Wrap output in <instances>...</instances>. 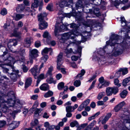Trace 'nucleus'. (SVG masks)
I'll return each mask as SVG.
<instances>
[{"mask_svg": "<svg viewBox=\"0 0 130 130\" xmlns=\"http://www.w3.org/2000/svg\"><path fill=\"white\" fill-rule=\"evenodd\" d=\"M116 35H112L109 40V44L111 46H115L114 49L115 53L117 55L120 54L123 52V50L119 47H126L127 43L125 41L120 39Z\"/></svg>", "mask_w": 130, "mask_h": 130, "instance_id": "1", "label": "nucleus"}, {"mask_svg": "<svg viewBox=\"0 0 130 130\" xmlns=\"http://www.w3.org/2000/svg\"><path fill=\"white\" fill-rule=\"evenodd\" d=\"M80 35V33H79L77 30H74L63 34L59 40L61 43H64L69 38L74 39L76 36Z\"/></svg>", "mask_w": 130, "mask_h": 130, "instance_id": "2", "label": "nucleus"}, {"mask_svg": "<svg viewBox=\"0 0 130 130\" xmlns=\"http://www.w3.org/2000/svg\"><path fill=\"white\" fill-rule=\"evenodd\" d=\"M7 102L9 106L13 107L14 108H16L17 109L21 108L24 103L19 99L15 100V98L8 99Z\"/></svg>", "mask_w": 130, "mask_h": 130, "instance_id": "3", "label": "nucleus"}, {"mask_svg": "<svg viewBox=\"0 0 130 130\" xmlns=\"http://www.w3.org/2000/svg\"><path fill=\"white\" fill-rule=\"evenodd\" d=\"M47 15V14L45 12L41 13L38 15V20L40 22L39 24V28L41 30L46 28L48 26L47 23L43 21L44 17H46Z\"/></svg>", "mask_w": 130, "mask_h": 130, "instance_id": "4", "label": "nucleus"}, {"mask_svg": "<svg viewBox=\"0 0 130 130\" xmlns=\"http://www.w3.org/2000/svg\"><path fill=\"white\" fill-rule=\"evenodd\" d=\"M68 25V24L64 25L62 23H57L55 25L54 30L55 36L57 37L58 35V33L62 31V30L66 29L67 26Z\"/></svg>", "mask_w": 130, "mask_h": 130, "instance_id": "5", "label": "nucleus"}, {"mask_svg": "<svg viewBox=\"0 0 130 130\" xmlns=\"http://www.w3.org/2000/svg\"><path fill=\"white\" fill-rule=\"evenodd\" d=\"M71 104V101H69L67 102L64 104V106H66V112H71L73 111L78 106L77 104H75L73 106H71L70 105Z\"/></svg>", "mask_w": 130, "mask_h": 130, "instance_id": "6", "label": "nucleus"}, {"mask_svg": "<svg viewBox=\"0 0 130 130\" xmlns=\"http://www.w3.org/2000/svg\"><path fill=\"white\" fill-rule=\"evenodd\" d=\"M24 57L22 55H20L19 57H16L15 59V61L14 60L13 58L11 56H9V57L7 58V59H5L4 60V61H8V63H6V64L7 65H9L11 64V62L12 60L13 61H20L21 62H22L24 60Z\"/></svg>", "mask_w": 130, "mask_h": 130, "instance_id": "7", "label": "nucleus"}, {"mask_svg": "<svg viewBox=\"0 0 130 130\" xmlns=\"http://www.w3.org/2000/svg\"><path fill=\"white\" fill-rule=\"evenodd\" d=\"M38 51L36 49H34L30 51L29 53L30 62L32 63L33 62L32 59L38 57Z\"/></svg>", "mask_w": 130, "mask_h": 130, "instance_id": "8", "label": "nucleus"}, {"mask_svg": "<svg viewBox=\"0 0 130 130\" xmlns=\"http://www.w3.org/2000/svg\"><path fill=\"white\" fill-rule=\"evenodd\" d=\"M63 60V54L62 53H60L57 56V69L59 70L60 69V67H62Z\"/></svg>", "mask_w": 130, "mask_h": 130, "instance_id": "9", "label": "nucleus"}, {"mask_svg": "<svg viewBox=\"0 0 130 130\" xmlns=\"http://www.w3.org/2000/svg\"><path fill=\"white\" fill-rule=\"evenodd\" d=\"M38 66L35 65L30 70V71L32 74L34 76L35 78H37V76L40 73V71L39 70H38Z\"/></svg>", "mask_w": 130, "mask_h": 130, "instance_id": "10", "label": "nucleus"}, {"mask_svg": "<svg viewBox=\"0 0 130 130\" xmlns=\"http://www.w3.org/2000/svg\"><path fill=\"white\" fill-rule=\"evenodd\" d=\"M31 14V15L33 17H34L36 14L35 10H30V8L29 7H27L25 9V14L27 15H28Z\"/></svg>", "mask_w": 130, "mask_h": 130, "instance_id": "11", "label": "nucleus"}, {"mask_svg": "<svg viewBox=\"0 0 130 130\" xmlns=\"http://www.w3.org/2000/svg\"><path fill=\"white\" fill-rule=\"evenodd\" d=\"M32 41V39L31 37H28L25 38L24 43V46L26 47H29Z\"/></svg>", "mask_w": 130, "mask_h": 130, "instance_id": "12", "label": "nucleus"}, {"mask_svg": "<svg viewBox=\"0 0 130 130\" xmlns=\"http://www.w3.org/2000/svg\"><path fill=\"white\" fill-rule=\"evenodd\" d=\"M69 0H66L65 1H62V0H60L58 3V5L59 7H58V9L60 10V8H63L64 6H67V2H69Z\"/></svg>", "mask_w": 130, "mask_h": 130, "instance_id": "13", "label": "nucleus"}, {"mask_svg": "<svg viewBox=\"0 0 130 130\" xmlns=\"http://www.w3.org/2000/svg\"><path fill=\"white\" fill-rule=\"evenodd\" d=\"M125 104V102H122L116 105L114 108V109L115 112H117L120 110L122 107Z\"/></svg>", "mask_w": 130, "mask_h": 130, "instance_id": "14", "label": "nucleus"}, {"mask_svg": "<svg viewBox=\"0 0 130 130\" xmlns=\"http://www.w3.org/2000/svg\"><path fill=\"white\" fill-rule=\"evenodd\" d=\"M19 123L18 122H13L9 124V129L12 130L17 127L19 125Z\"/></svg>", "mask_w": 130, "mask_h": 130, "instance_id": "15", "label": "nucleus"}, {"mask_svg": "<svg viewBox=\"0 0 130 130\" xmlns=\"http://www.w3.org/2000/svg\"><path fill=\"white\" fill-rule=\"evenodd\" d=\"M17 41L16 40H11L7 44L8 47L10 49L13 46H15L17 44Z\"/></svg>", "mask_w": 130, "mask_h": 130, "instance_id": "16", "label": "nucleus"}, {"mask_svg": "<svg viewBox=\"0 0 130 130\" xmlns=\"http://www.w3.org/2000/svg\"><path fill=\"white\" fill-rule=\"evenodd\" d=\"M25 8L23 4L19 5L17 7L16 10L18 12H21Z\"/></svg>", "mask_w": 130, "mask_h": 130, "instance_id": "17", "label": "nucleus"}, {"mask_svg": "<svg viewBox=\"0 0 130 130\" xmlns=\"http://www.w3.org/2000/svg\"><path fill=\"white\" fill-rule=\"evenodd\" d=\"M0 67L2 68L3 71L4 72L6 73H8V74H9L13 70V69H9L5 67L4 65H0Z\"/></svg>", "mask_w": 130, "mask_h": 130, "instance_id": "18", "label": "nucleus"}, {"mask_svg": "<svg viewBox=\"0 0 130 130\" xmlns=\"http://www.w3.org/2000/svg\"><path fill=\"white\" fill-rule=\"evenodd\" d=\"M12 72H10L8 75L14 81H15L16 80L17 78V74L15 73V72L14 71H12Z\"/></svg>", "mask_w": 130, "mask_h": 130, "instance_id": "19", "label": "nucleus"}, {"mask_svg": "<svg viewBox=\"0 0 130 130\" xmlns=\"http://www.w3.org/2000/svg\"><path fill=\"white\" fill-rule=\"evenodd\" d=\"M53 70V67L51 66L48 68V70L45 76L46 77L49 76L50 77H52V72Z\"/></svg>", "mask_w": 130, "mask_h": 130, "instance_id": "20", "label": "nucleus"}, {"mask_svg": "<svg viewBox=\"0 0 130 130\" xmlns=\"http://www.w3.org/2000/svg\"><path fill=\"white\" fill-rule=\"evenodd\" d=\"M40 90L43 91H46L49 89V86L47 84H43L40 87Z\"/></svg>", "mask_w": 130, "mask_h": 130, "instance_id": "21", "label": "nucleus"}, {"mask_svg": "<svg viewBox=\"0 0 130 130\" xmlns=\"http://www.w3.org/2000/svg\"><path fill=\"white\" fill-rule=\"evenodd\" d=\"M39 0H34V2L31 5V8L34 9L37 8L39 6Z\"/></svg>", "mask_w": 130, "mask_h": 130, "instance_id": "22", "label": "nucleus"}, {"mask_svg": "<svg viewBox=\"0 0 130 130\" xmlns=\"http://www.w3.org/2000/svg\"><path fill=\"white\" fill-rule=\"evenodd\" d=\"M111 115V113H108L107 115L105 117L104 119L102 121V123L103 124L105 123L109 119Z\"/></svg>", "mask_w": 130, "mask_h": 130, "instance_id": "23", "label": "nucleus"}, {"mask_svg": "<svg viewBox=\"0 0 130 130\" xmlns=\"http://www.w3.org/2000/svg\"><path fill=\"white\" fill-rule=\"evenodd\" d=\"M112 91L111 87H109L107 88L106 92V95L108 96H110L112 95Z\"/></svg>", "mask_w": 130, "mask_h": 130, "instance_id": "24", "label": "nucleus"}, {"mask_svg": "<svg viewBox=\"0 0 130 130\" xmlns=\"http://www.w3.org/2000/svg\"><path fill=\"white\" fill-rule=\"evenodd\" d=\"M32 82V80L31 78H29L27 79L25 84V87L27 88L30 85Z\"/></svg>", "mask_w": 130, "mask_h": 130, "instance_id": "25", "label": "nucleus"}, {"mask_svg": "<svg viewBox=\"0 0 130 130\" xmlns=\"http://www.w3.org/2000/svg\"><path fill=\"white\" fill-rule=\"evenodd\" d=\"M10 22L8 20L6 21V23L4 24L3 26L5 30H8V27L10 26Z\"/></svg>", "mask_w": 130, "mask_h": 130, "instance_id": "26", "label": "nucleus"}, {"mask_svg": "<svg viewBox=\"0 0 130 130\" xmlns=\"http://www.w3.org/2000/svg\"><path fill=\"white\" fill-rule=\"evenodd\" d=\"M46 82L49 84L53 83L55 84L56 83V81L54 80L53 78L52 77L47 78L46 80Z\"/></svg>", "mask_w": 130, "mask_h": 130, "instance_id": "27", "label": "nucleus"}, {"mask_svg": "<svg viewBox=\"0 0 130 130\" xmlns=\"http://www.w3.org/2000/svg\"><path fill=\"white\" fill-rule=\"evenodd\" d=\"M53 94V93L52 91H49L44 94V96L45 98H47L52 96Z\"/></svg>", "mask_w": 130, "mask_h": 130, "instance_id": "28", "label": "nucleus"}, {"mask_svg": "<svg viewBox=\"0 0 130 130\" xmlns=\"http://www.w3.org/2000/svg\"><path fill=\"white\" fill-rule=\"evenodd\" d=\"M130 81V77H128L124 79L122 83V84L124 86H126L127 83Z\"/></svg>", "mask_w": 130, "mask_h": 130, "instance_id": "29", "label": "nucleus"}, {"mask_svg": "<svg viewBox=\"0 0 130 130\" xmlns=\"http://www.w3.org/2000/svg\"><path fill=\"white\" fill-rule=\"evenodd\" d=\"M24 15L22 14H17L15 15V19L17 21L22 18L24 17Z\"/></svg>", "mask_w": 130, "mask_h": 130, "instance_id": "30", "label": "nucleus"}, {"mask_svg": "<svg viewBox=\"0 0 130 130\" xmlns=\"http://www.w3.org/2000/svg\"><path fill=\"white\" fill-rule=\"evenodd\" d=\"M128 91L126 90H124L123 91L120 93V96L122 98H124L127 95Z\"/></svg>", "mask_w": 130, "mask_h": 130, "instance_id": "31", "label": "nucleus"}, {"mask_svg": "<svg viewBox=\"0 0 130 130\" xmlns=\"http://www.w3.org/2000/svg\"><path fill=\"white\" fill-rule=\"evenodd\" d=\"M105 93L104 92H102L99 93L98 94L97 99L99 100H101L102 98L105 95Z\"/></svg>", "mask_w": 130, "mask_h": 130, "instance_id": "32", "label": "nucleus"}, {"mask_svg": "<svg viewBox=\"0 0 130 130\" xmlns=\"http://www.w3.org/2000/svg\"><path fill=\"white\" fill-rule=\"evenodd\" d=\"M52 51V49L51 48L45 47L42 51V54L44 53H47L48 52L51 51V52Z\"/></svg>", "mask_w": 130, "mask_h": 130, "instance_id": "33", "label": "nucleus"}, {"mask_svg": "<svg viewBox=\"0 0 130 130\" xmlns=\"http://www.w3.org/2000/svg\"><path fill=\"white\" fill-rule=\"evenodd\" d=\"M79 125V124L76 121H74L71 122L70 124V126L72 127L74 126L77 127Z\"/></svg>", "mask_w": 130, "mask_h": 130, "instance_id": "34", "label": "nucleus"}, {"mask_svg": "<svg viewBox=\"0 0 130 130\" xmlns=\"http://www.w3.org/2000/svg\"><path fill=\"white\" fill-rule=\"evenodd\" d=\"M39 122L38 120L37 119H35L34 121H32L31 123V126L32 127L37 125L39 124Z\"/></svg>", "mask_w": 130, "mask_h": 130, "instance_id": "35", "label": "nucleus"}, {"mask_svg": "<svg viewBox=\"0 0 130 130\" xmlns=\"http://www.w3.org/2000/svg\"><path fill=\"white\" fill-rule=\"evenodd\" d=\"M43 37L44 38H46L47 39H50V36L49 33L47 31H46L44 32L43 35Z\"/></svg>", "mask_w": 130, "mask_h": 130, "instance_id": "36", "label": "nucleus"}, {"mask_svg": "<svg viewBox=\"0 0 130 130\" xmlns=\"http://www.w3.org/2000/svg\"><path fill=\"white\" fill-rule=\"evenodd\" d=\"M120 71L122 72L123 75H124L128 72V70L126 68H121L120 69Z\"/></svg>", "mask_w": 130, "mask_h": 130, "instance_id": "37", "label": "nucleus"}, {"mask_svg": "<svg viewBox=\"0 0 130 130\" xmlns=\"http://www.w3.org/2000/svg\"><path fill=\"white\" fill-rule=\"evenodd\" d=\"M98 53L101 56H103L104 55L105 53V51L103 48H100L98 52Z\"/></svg>", "mask_w": 130, "mask_h": 130, "instance_id": "38", "label": "nucleus"}, {"mask_svg": "<svg viewBox=\"0 0 130 130\" xmlns=\"http://www.w3.org/2000/svg\"><path fill=\"white\" fill-rule=\"evenodd\" d=\"M64 83L62 82L59 83L58 85V88L59 90H61L64 88Z\"/></svg>", "mask_w": 130, "mask_h": 130, "instance_id": "39", "label": "nucleus"}, {"mask_svg": "<svg viewBox=\"0 0 130 130\" xmlns=\"http://www.w3.org/2000/svg\"><path fill=\"white\" fill-rule=\"evenodd\" d=\"M112 93L114 94H116L118 92V88L117 87H111Z\"/></svg>", "mask_w": 130, "mask_h": 130, "instance_id": "40", "label": "nucleus"}, {"mask_svg": "<svg viewBox=\"0 0 130 130\" xmlns=\"http://www.w3.org/2000/svg\"><path fill=\"white\" fill-rule=\"evenodd\" d=\"M114 83L115 85L117 86L118 87H120L121 86V84L119 83V80L117 78L114 79Z\"/></svg>", "mask_w": 130, "mask_h": 130, "instance_id": "41", "label": "nucleus"}, {"mask_svg": "<svg viewBox=\"0 0 130 130\" xmlns=\"http://www.w3.org/2000/svg\"><path fill=\"white\" fill-rule=\"evenodd\" d=\"M18 30V28H15L14 31L13 32V33L12 35L13 36L15 37H18L20 35V33L19 32H17V31Z\"/></svg>", "mask_w": 130, "mask_h": 130, "instance_id": "42", "label": "nucleus"}, {"mask_svg": "<svg viewBox=\"0 0 130 130\" xmlns=\"http://www.w3.org/2000/svg\"><path fill=\"white\" fill-rule=\"evenodd\" d=\"M96 123V121L94 120L89 125L87 126V127L88 128V129H91L95 124Z\"/></svg>", "mask_w": 130, "mask_h": 130, "instance_id": "43", "label": "nucleus"}, {"mask_svg": "<svg viewBox=\"0 0 130 130\" xmlns=\"http://www.w3.org/2000/svg\"><path fill=\"white\" fill-rule=\"evenodd\" d=\"M1 50L3 52V56L6 55L8 53V51L6 48L5 47H1Z\"/></svg>", "mask_w": 130, "mask_h": 130, "instance_id": "44", "label": "nucleus"}, {"mask_svg": "<svg viewBox=\"0 0 130 130\" xmlns=\"http://www.w3.org/2000/svg\"><path fill=\"white\" fill-rule=\"evenodd\" d=\"M100 114V112H98L96 113L95 114L93 115L92 116L89 117L88 118V120L90 121L92 119H94L97 116Z\"/></svg>", "mask_w": 130, "mask_h": 130, "instance_id": "45", "label": "nucleus"}, {"mask_svg": "<svg viewBox=\"0 0 130 130\" xmlns=\"http://www.w3.org/2000/svg\"><path fill=\"white\" fill-rule=\"evenodd\" d=\"M7 13V11L6 9L5 8H4L0 12L1 14L3 15H6Z\"/></svg>", "mask_w": 130, "mask_h": 130, "instance_id": "46", "label": "nucleus"}, {"mask_svg": "<svg viewBox=\"0 0 130 130\" xmlns=\"http://www.w3.org/2000/svg\"><path fill=\"white\" fill-rule=\"evenodd\" d=\"M53 7V5L52 3L48 4L46 7V9L50 11L52 10Z\"/></svg>", "mask_w": 130, "mask_h": 130, "instance_id": "47", "label": "nucleus"}, {"mask_svg": "<svg viewBox=\"0 0 130 130\" xmlns=\"http://www.w3.org/2000/svg\"><path fill=\"white\" fill-rule=\"evenodd\" d=\"M122 26H124L126 25V21L124 17H121Z\"/></svg>", "mask_w": 130, "mask_h": 130, "instance_id": "48", "label": "nucleus"}, {"mask_svg": "<svg viewBox=\"0 0 130 130\" xmlns=\"http://www.w3.org/2000/svg\"><path fill=\"white\" fill-rule=\"evenodd\" d=\"M42 110V109H41L36 108L34 112V113L35 114V116H36L37 115L39 116V113L41 112Z\"/></svg>", "mask_w": 130, "mask_h": 130, "instance_id": "49", "label": "nucleus"}, {"mask_svg": "<svg viewBox=\"0 0 130 130\" xmlns=\"http://www.w3.org/2000/svg\"><path fill=\"white\" fill-rule=\"evenodd\" d=\"M90 102V100H87L84 101L83 103L81 104L83 107L85 108L87 106L89 103Z\"/></svg>", "mask_w": 130, "mask_h": 130, "instance_id": "50", "label": "nucleus"}, {"mask_svg": "<svg viewBox=\"0 0 130 130\" xmlns=\"http://www.w3.org/2000/svg\"><path fill=\"white\" fill-rule=\"evenodd\" d=\"M14 93L13 91H11L9 92L7 94V96H11L12 98H13L14 99L15 98L14 96Z\"/></svg>", "mask_w": 130, "mask_h": 130, "instance_id": "51", "label": "nucleus"}, {"mask_svg": "<svg viewBox=\"0 0 130 130\" xmlns=\"http://www.w3.org/2000/svg\"><path fill=\"white\" fill-rule=\"evenodd\" d=\"M81 83L80 80H76L74 82V85L76 87H78L80 86V85Z\"/></svg>", "mask_w": 130, "mask_h": 130, "instance_id": "52", "label": "nucleus"}, {"mask_svg": "<svg viewBox=\"0 0 130 130\" xmlns=\"http://www.w3.org/2000/svg\"><path fill=\"white\" fill-rule=\"evenodd\" d=\"M72 50L71 49H70V50H68L66 49L65 50V52L67 55L68 54H69L72 53Z\"/></svg>", "mask_w": 130, "mask_h": 130, "instance_id": "53", "label": "nucleus"}, {"mask_svg": "<svg viewBox=\"0 0 130 130\" xmlns=\"http://www.w3.org/2000/svg\"><path fill=\"white\" fill-rule=\"evenodd\" d=\"M96 82V80H94L92 83V84L90 86V87L88 89V90H90L92 88H93L94 87V85L95 84Z\"/></svg>", "mask_w": 130, "mask_h": 130, "instance_id": "54", "label": "nucleus"}, {"mask_svg": "<svg viewBox=\"0 0 130 130\" xmlns=\"http://www.w3.org/2000/svg\"><path fill=\"white\" fill-rule=\"evenodd\" d=\"M22 69L24 72H26L28 70V68L24 65H22Z\"/></svg>", "mask_w": 130, "mask_h": 130, "instance_id": "55", "label": "nucleus"}, {"mask_svg": "<svg viewBox=\"0 0 130 130\" xmlns=\"http://www.w3.org/2000/svg\"><path fill=\"white\" fill-rule=\"evenodd\" d=\"M41 45L40 42L39 41H37L35 43V46L36 47H38Z\"/></svg>", "mask_w": 130, "mask_h": 130, "instance_id": "56", "label": "nucleus"}, {"mask_svg": "<svg viewBox=\"0 0 130 130\" xmlns=\"http://www.w3.org/2000/svg\"><path fill=\"white\" fill-rule=\"evenodd\" d=\"M48 58V57L47 55H46L44 57H43L41 58V60H42V61H44L45 62Z\"/></svg>", "mask_w": 130, "mask_h": 130, "instance_id": "57", "label": "nucleus"}, {"mask_svg": "<svg viewBox=\"0 0 130 130\" xmlns=\"http://www.w3.org/2000/svg\"><path fill=\"white\" fill-rule=\"evenodd\" d=\"M55 127V126L52 125L47 127L45 130H53Z\"/></svg>", "mask_w": 130, "mask_h": 130, "instance_id": "58", "label": "nucleus"}, {"mask_svg": "<svg viewBox=\"0 0 130 130\" xmlns=\"http://www.w3.org/2000/svg\"><path fill=\"white\" fill-rule=\"evenodd\" d=\"M38 105V103L37 101H36L34 103L32 107V108L34 109L35 108L37 107Z\"/></svg>", "mask_w": 130, "mask_h": 130, "instance_id": "59", "label": "nucleus"}, {"mask_svg": "<svg viewBox=\"0 0 130 130\" xmlns=\"http://www.w3.org/2000/svg\"><path fill=\"white\" fill-rule=\"evenodd\" d=\"M110 84V82L108 81H105L102 84V85H103L104 87H107Z\"/></svg>", "mask_w": 130, "mask_h": 130, "instance_id": "60", "label": "nucleus"}, {"mask_svg": "<svg viewBox=\"0 0 130 130\" xmlns=\"http://www.w3.org/2000/svg\"><path fill=\"white\" fill-rule=\"evenodd\" d=\"M99 81L100 83L103 84L104 82V79L103 77H102L99 79Z\"/></svg>", "mask_w": 130, "mask_h": 130, "instance_id": "61", "label": "nucleus"}, {"mask_svg": "<svg viewBox=\"0 0 130 130\" xmlns=\"http://www.w3.org/2000/svg\"><path fill=\"white\" fill-rule=\"evenodd\" d=\"M121 74V72L119 71L117 72L115 74V76L117 77H119L120 76Z\"/></svg>", "mask_w": 130, "mask_h": 130, "instance_id": "62", "label": "nucleus"}, {"mask_svg": "<svg viewBox=\"0 0 130 130\" xmlns=\"http://www.w3.org/2000/svg\"><path fill=\"white\" fill-rule=\"evenodd\" d=\"M104 104V102L102 101H99L97 102V105L98 106L102 105Z\"/></svg>", "mask_w": 130, "mask_h": 130, "instance_id": "63", "label": "nucleus"}, {"mask_svg": "<svg viewBox=\"0 0 130 130\" xmlns=\"http://www.w3.org/2000/svg\"><path fill=\"white\" fill-rule=\"evenodd\" d=\"M62 77V75L60 73L57 74L56 76V78L58 80H59Z\"/></svg>", "mask_w": 130, "mask_h": 130, "instance_id": "64", "label": "nucleus"}]
</instances>
